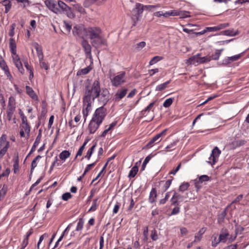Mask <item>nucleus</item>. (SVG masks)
<instances>
[{
    "instance_id": "1",
    "label": "nucleus",
    "mask_w": 249,
    "mask_h": 249,
    "mask_svg": "<svg viewBox=\"0 0 249 249\" xmlns=\"http://www.w3.org/2000/svg\"><path fill=\"white\" fill-rule=\"evenodd\" d=\"M86 91H89L91 95H93V91L97 90L98 95L95 97L98 98V101L102 104L103 107L107 104L110 98V94L107 89H103L102 91L100 88V84L98 80H95L91 86H87L85 88Z\"/></svg>"
},
{
    "instance_id": "2",
    "label": "nucleus",
    "mask_w": 249,
    "mask_h": 249,
    "mask_svg": "<svg viewBox=\"0 0 249 249\" xmlns=\"http://www.w3.org/2000/svg\"><path fill=\"white\" fill-rule=\"evenodd\" d=\"M107 115V109L103 107L97 108L88 126L90 134L94 133Z\"/></svg>"
},
{
    "instance_id": "3",
    "label": "nucleus",
    "mask_w": 249,
    "mask_h": 249,
    "mask_svg": "<svg viewBox=\"0 0 249 249\" xmlns=\"http://www.w3.org/2000/svg\"><path fill=\"white\" fill-rule=\"evenodd\" d=\"M89 91L84 92V95L83 97V114L84 118V121L86 120V118L88 116L89 111L91 108V104L95 100V97L98 95L97 90L93 91V95L89 93Z\"/></svg>"
},
{
    "instance_id": "4",
    "label": "nucleus",
    "mask_w": 249,
    "mask_h": 249,
    "mask_svg": "<svg viewBox=\"0 0 249 249\" xmlns=\"http://www.w3.org/2000/svg\"><path fill=\"white\" fill-rule=\"evenodd\" d=\"M87 28L81 24L75 25L72 30V33L74 36H77L82 39L86 36Z\"/></svg>"
},
{
    "instance_id": "5",
    "label": "nucleus",
    "mask_w": 249,
    "mask_h": 249,
    "mask_svg": "<svg viewBox=\"0 0 249 249\" xmlns=\"http://www.w3.org/2000/svg\"><path fill=\"white\" fill-rule=\"evenodd\" d=\"M112 85L114 87H118L125 82V72L122 71L119 74L110 78Z\"/></svg>"
},
{
    "instance_id": "6",
    "label": "nucleus",
    "mask_w": 249,
    "mask_h": 249,
    "mask_svg": "<svg viewBox=\"0 0 249 249\" xmlns=\"http://www.w3.org/2000/svg\"><path fill=\"white\" fill-rule=\"evenodd\" d=\"M90 43L91 45L95 48H99L102 45L107 46V41L102 36V34L99 35L97 37L92 39Z\"/></svg>"
},
{
    "instance_id": "7",
    "label": "nucleus",
    "mask_w": 249,
    "mask_h": 249,
    "mask_svg": "<svg viewBox=\"0 0 249 249\" xmlns=\"http://www.w3.org/2000/svg\"><path fill=\"white\" fill-rule=\"evenodd\" d=\"M100 34H102V31L100 28L95 27L87 28L86 36H88L90 40L97 37Z\"/></svg>"
},
{
    "instance_id": "8",
    "label": "nucleus",
    "mask_w": 249,
    "mask_h": 249,
    "mask_svg": "<svg viewBox=\"0 0 249 249\" xmlns=\"http://www.w3.org/2000/svg\"><path fill=\"white\" fill-rule=\"evenodd\" d=\"M143 10V5L140 3H136L135 7L132 11V16L138 20Z\"/></svg>"
},
{
    "instance_id": "9",
    "label": "nucleus",
    "mask_w": 249,
    "mask_h": 249,
    "mask_svg": "<svg viewBox=\"0 0 249 249\" xmlns=\"http://www.w3.org/2000/svg\"><path fill=\"white\" fill-rule=\"evenodd\" d=\"M58 7L61 10V12H65L69 18L73 17V13L71 12V8L61 0L58 1Z\"/></svg>"
},
{
    "instance_id": "10",
    "label": "nucleus",
    "mask_w": 249,
    "mask_h": 249,
    "mask_svg": "<svg viewBox=\"0 0 249 249\" xmlns=\"http://www.w3.org/2000/svg\"><path fill=\"white\" fill-rule=\"evenodd\" d=\"M81 45L84 49L85 54L88 56H91V46L89 44V41L83 38L81 41Z\"/></svg>"
},
{
    "instance_id": "11",
    "label": "nucleus",
    "mask_w": 249,
    "mask_h": 249,
    "mask_svg": "<svg viewBox=\"0 0 249 249\" xmlns=\"http://www.w3.org/2000/svg\"><path fill=\"white\" fill-rule=\"evenodd\" d=\"M127 91L128 89L126 88H122L120 89H118L114 95L113 100H114L115 102L119 101L126 95Z\"/></svg>"
},
{
    "instance_id": "12",
    "label": "nucleus",
    "mask_w": 249,
    "mask_h": 249,
    "mask_svg": "<svg viewBox=\"0 0 249 249\" xmlns=\"http://www.w3.org/2000/svg\"><path fill=\"white\" fill-rule=\"evenodd\" d=\"M220 153L221 151L218 149V148L217 147H215L212 150V152L211 153L212 156L213 157V161H208V162L211 165L214 164L217 161V160Z\"/></svg>"
},
{
    "instance_id": "13",
    "label": "nucleus",
    "mask_w": 249,
    "mask_h": 249,
    "mask_svg": "<svg viewBox=\"0 0 249 249\" xmlns=\"http://www.w3.org/2000/svg\"><path fill=\"white\" fill-rule=\"evenodd\" d=\"M12 57L14 63L16 67L18 69L19 71L21 73L23 74L24 73V70L19 56L18 55H16L15 56H12Z\"/></svg>"
},
{
    "instance_id": "14",
    "label": "nucleus",
    "mask_w": 249,
    "mask_h": 249,
    "mask_svg": "<svg viewBox=\"0 0 249 249\" xmlns=\"http://www.w3.org/2000/svg\"><path fill=\"white\" fill-rule=\"evenodd\" d=\"M47 7L53 12L56 14L61 12V10L58 8V4L55 3L54 1L49 0L46 1Z\"/></svg>"
},
{
    "instance_id": "15",
    "label": "nucleus",
    "mask_w": 249,
    "mask_h": 249,
    "mask_svg": "<svg viewBox=\"0 0 249 249\" xmlns=\"http://www.w3.org/2000/svg\"><path fill=\"white\" fill-rule=\"evenodd\" d=\"M182 197V196L179 194L174 192V194L170 199L171 204L173 206H178L179 205L178 200Z\"/></svg>"
},
{
    "instance_id": "16",
    "label": "nucleus",
    "mask_w": 249,
    "mask_h": 249,
    "mask_svg": "<svg viewBox=\"0 0 249 249\" xmlns=\"http://www.w3.org/2000/svg\"><path fill=\"white\" fill-rule=\"evenodd\" d=\"M229 235H230L229 232H228L227 230L223 229L221 230V233L220 234L219 236L218 241L222 243H225L227 240L228 239Z\"/></svg>"
},
{
    "instance_id": "17",
    "label": "nucleus",
    "mask_w": 249,
    "mask_h": 249,
    "mask_svg": "<svg viewBox=\"0 0 249 249\" xmlns=\"http://www.w3.org/2000/svg\"><path fill=\"white\" fill-rule=\"evenodd\" d=\"M246 141L244 140H235L230 143L231 147L232 149L244 145L246 143Z\"/></svg>"
},
{
    "instance_id": "18",
    "label": "nucleus",
    "mask_w": 249,
    "mask_h": 249,
    "mask_svg": "<svg viewBox=\"0 0 249 249\" xmlns=\"http://www.w3.org/2000/svg\"><path fill=\"white\" fill-rule=\"evenodd\" d=\"M161 140V138H160V135H156L153 137L150 141L146 144V147L150 148L153 146L154 143H158L160 142Z\"/></svg>"
},
{
    "instance_id": "19",
    "label": "nucleus",
    "mask_w": 249,
    "mask_h": 249,
    "mask_svg": "<svg viewBox=\"0 0 249 249\" xmlns=\"http://www.w3.org/2000/svg\"><path fill=\"white\" fill-rule=\"evenodd\" d=\"M199 56H200V53H198L195 55L191 56L187 61V63L190 64L197 65L199 64Z\"/></svg>"
},
{
    "instance_id": "20",
    "label": "nucleus",
    "mask_w": 249,
    "mask_h": 249,
    "mask_svg": "<svg viewBox=\"0 0 249 249\" xmlns=\"http://www.w3.org/2000/svg\"><path fill=\"white\" fill-rule=\"evenodd\" d=\"M26 93L32 99L34 100H37L38 99L37 96L36 95V93L34 91V90L33 89L28 86H26Z\"/></svg>"
},
{
    "instance_id": "21",
    "label": "nucleus",
    "mask_w": 249,
    "mask_h": 249,
    "mask_svg": "<svg viewBox=\"0 0 249 249\" xmlns=\"http://www.w3.org/2000/svg\"><path fill=\"white\" fill-rule=\"evenodd\" d=\"M9 47L10 48L11 53L13 55V56H15L16 55H18L17 54V47L15 43V40L11 38L10 39V43H9Z\"/></svg>"
},
{
    "instance_id": "22",
    "label": "nucleus",
    "mask_w": 249,
    "mask_h": 249,
    "mask_svg": "<svg viewBox=\"0 0 249 249\" xmlns=\"http://www.w3.org/2000/svg\"><path fill=\"white\" fill-rule=\"evenodd\" d=\"M241 57V54L235 55L231 57H228L223 60V63L227 65L230 64L231 62H233L239 59Z\"/></svg>"
},
{
    "instance_id": "23",
    "label": "nucleus",
    "mask_w": 249,
    "mask_h": 249,
    "mask_svg": "<svg viewBox=\"0 0 249 249\" xmlns=\"http://www.w3.org/2000/svg\"><path fill=\"white\" fill-rule=\"evenodd\" d=\"M157 191L154 188H152L149 195V201L151 203L154 202L156 200L157 198Z\"/></svg>"
},
{
    "instance_id": "24",
    "label": "nucleus",
    "mask_w": 249,
    "mask_h": 249,
    "mask_svg": "<svg viewBox=\"0 0 249 249\" xmlns=\"http://www.w3.org/2000/svg\"><path fill=\"white\" fill-rule=\"evenodd\" d=\"M227 208H225L224 210L218 215L217 222L219 224H221L224 222L227 215Z\"/></svg>"
},
{
    "instance_id": "25",
    "label": "nucleus",
    "mask_w": 249,
    "mask_h": 249,
    "mask_svg": "<svg viewBox=\"0 0 249 249\" xmlns=\"http://www.w3.org/2000/svg\"><path fill=\"white\" fill-rule=\"evenodd\" d=\"M71 156V153L68 150H63L59 155V157L63 161L69 158Z\"/></svg>"
},
{
    "instance_id": "26",
    "label": "nucleus",
    "mask_w": 249,
    "mask_h": 249,
    "mask_svg": "<svg viewBox=\"0 0 249 249\" xmlns=\"http://www.w3.org/2000/svg\"><path fill=\"white\" fill-rule=\"evenodd\" d=\"M71 226H72V224H70L67 226V227L66 228V229L63 232V233H62V235H61V236L59 237V238L58 239L57 241L56 242V243L55 244V246L54 247V248H55L57 247L59 242H60L62 240V239H63L64 236L66 235L67 231L70 230V228L71 227Z\"/></svg>"
},
{
    "instance_id": "27",
    "label": "nucleus",
    "mask_w": 249,
    "mask_h": 249,
    "mask_svg": "<svg viewBox=\"0 0 249 249\" xmlns=\"http://www.w3.org/2000/svg\"><path fill=\"white\" fill-rule=\"evenodd\" d=\"M221 35H224L228 36H235L238 35L239 32L238 31L234 32L233 29L231 30H227L224 31H222L220 33Z\"/></svg>"
},
{
    "instance_id": "28",
    "label": "nucleus",
    "mask_w": 249,
    "mask_h": 249,
    "mask_svg": "<svg viewBox=\"0 0 249 249\" xmlns=\"http://www.w3.org/2000/svg\"><path fill=\"white\" fill-rule=\"evenodd\" d=\"M35 49L36 51L37 54L39 58V60L43 59L44 56L41 46L39 45L37 43H36L35 46Z\"/></svg>"
},
{
    "instance_id": "29",
    "label": "nucleus",
    "mask_w": 249,
    "mask_h": 249,
    "mask_svg": "<svg viewBox=\"0 0 249 249\" xmlns=\"http://www.w3.org/2000/svg\"><path fill=\"white\" fill-rule=\"evenodd\" d=\"M160 6V4H157L156 5H143V9L150 12H153L156 10L157 8H159Z\"/></svg>"
},
{
    "instance_id": "30",
    "label": "nucleus",
    "mask_w": 249,
    "mask_h": 249,
    "mask_svg": "<svg viewBox=\"0 0 249 249\" xmlns=\"http://www.w3.org/2000/svg\"><path fill=\"white\" fill-rule=\"evenodd\" d=\"M1 3L5 7L6 13H8L11 8V2L9 0H4Z\"/></svg>"
},
{
    "instance_id": "31",
    "label": "nucleus",
    "mask_w": 249,
    "mask_h": 249,
    "mask_svg": "<svg viewBox=\"0 0 249 249\" xmlns=\"http://www.w3.org/2000/svg\"><path fill=\"white\" fill-rule=\"evenodd\" d=\"M91 70L90 66H88L84 69L79 70L77 73V75H85L88 74Z\"/></svg>"
},
{
    "instance_id": "32",
    "label": "nucleus",
    "mask_w": 249,
    "mask_h": 249,
    "mask_svg": "<svg viewBox=\"0 0 249 249\" xmlns=\"http://www.w3.org/2000/svg\"><path fill=\"white\" fill-rule=\"evenodd\" d=\"M89 141V139H86L82 145L79 148L75 157V159H76L78 156H81L82 155L83 151L84 150L85 146L86 145Z\"/></svg>"
},
{
    "instance_id": "33",
    "label": "nucleus",
    "mask_w": 249,
    "mask_h": 249,
    "mask_svg": "<svg viewBox=\"0 0 249 249\" xmlns=\"http://www.w3.org/2000/svg\"><path fill=\"white\" fill-rule=\"evenodd\" d=\"M205 230L204 228L200 229L198 233L195 236V239L194 241V242L199 241L202 238V234L205 232Z\"/></svg>"
},
{
    "instance_id": "34",
    "label": "nucleus",
    "mask_w": 249,
    "mask_h": 249,
    "mask_svg": "<svg viewBox=\"0 0 249 249\" xmlns=\"http://www.w3.org/2000/svg\"><path fill=\"white\" fill-rule=\"evenodd\" d=\"M138 172V165H134L130 170L128 177L130 178H134L137 172Z\"/></svg>"
},
{
    "instance_id": "35",
    "label": "nucleus",
    "mask_w": 249,
    "mask_h": 249,
    "mask_svg": "<svg viewBox=\"0 0 249 249\" xmlns=\"http://www.w3.org/2000/svg\"><path fill=\"white\" fill-rule=\"evenodd\" d=\"M223 49L221 50H217L211 56H210L211 58V60H217L220 57L221 52L223 51Z\"/></svg>"
},
{
    "instance_id": "36",
    "label": "nucleus",
    "mask_w": 249,
    "mask_h": 249,
    "mask_svg": "<svg viewBox=\"0 0 249 249\" xmlns=\"http://www.w3.org/2000/svg\"><path fill=\"white\" fill-rule=\"evenodd\" d=\"M170 81L169 80L164 83L161 84L158 86H157L156 88V90L157 91H162V90L164 89L165 88H166L167 85L170 83Z\"/></svg>"
},
{
    "instance_id": "37",
    "label": "nucleus",
    "mask_w": 249,
    "mask_h": 249,
    "mask_svg": "<svg viewBox=\"0 0 249 249\" xmlns=\"http://www.w3.org/2000/svg\"><path fill=\"white\" fill-rule=\"evenodd\" d=\"M7 136L5 134H2L0 138V148L2 146H5L6 145L7 142H9L8 141H7Z\"/></svg>"
},
{
    "instance_id": "38",
    "label": "nucleus",
    "mask_w": 249,
    "mask_h": 249,
    "mask_svg": "<svg viewBox=\"0 0 249 249\" xmlns=\"http://www.w3.org/2000/svg\"><path fill=\"white\" fill-rule=\"evenodd\" d=\"M41 158V156L40 155L37 156L32 161L31 163V173L33 172L35 168L37 166L36 161L38 159Z\"/></svg>"
},
{
    "instance_id": "39",
    "label": "nucleus",
    "mask_w": 249,
    "mask_h": 249,
    "mask_svg": "<svg viewBox=\"0 0 249 249\" xmlns=\"http://www.w3.org/2000/svg\"><path fill=\"white\" fill-rule=\"evenodd\" d=\"M189 186L190 184L188 182H184L179 186L178 190L183 192L188 189Z\"/></svg>"
},
{
    "instance_id": "40",
    "label": "nucleus",
    "mask_w": 249,
    "mask_h": 249,
    "mask_svg": "<svg viewBox=\"0 0 249 249\" xmlns=\"http://www.w3.org/2000/svg\"><path fill=\"white\" fill-rule=\"evenodd\" d=\"M84 221L83 218H79L76 228V231H80L82 230L84 226Z\"/></svg>"
},
{
    "instance_id": "41",
    "label": "nucleus",
    "mask_w": 249,
    "mask_h": 249,
    "mask_svg": "<svg viewBox=\"0 0 249 249\" xmlns=\"http://www.w3.org/2000/svg\"><path fill=\"white\" fill-rule=\"evenodd\" d=\"M151 157H152L151 155H149L145 158V159H144V160L142 163V165L141 169V171H143L145 169L147 163L150 160V159H151Z\"/></svg>"
},
{
    "instance_id": "42",
    "label": "nucleus",
    "mask_w": 249,
    "mask_h": 249,
    "mask_svg": "<svg viewBox=\"0 0 249 249\" xmlns=\"http://www.w3.org/2000/svg\"><path fill=\"white\" fill-rule=\"evenodd\" d=\"M42 136V131L41 129L39 130L38 134L36 139L35 142L34 143V145H35L36 146H37L39 142H40Z\"/></svg>"
},
{
    "instance_id": "43",
    "label": "nucleus",
    "mask_w": 249,
    "mask_h": 249,
    "mask_svg": "<svg viewBox=\"0 0 249 249\" xmlns=\"http://www.w3.org/2000/svg\"><path fill=\"white\" fill-rule=\"evenodd\" d=\"M178 142V141H176L171 143L170 144L168 145L166 147L167 151H169L175 149V146L176 145Z\"/></svg>"
},
{
    "instance_id": "44",
    "label": "nucleus",
    "mask_w": 249,
    "mask_h": 249,
    "mask_svg": "<svg viewBox=\"0 0 249 249\" xmlns=\"http://www.w3.org/2000/svg\"><path fill=\"white\" fill-rule=\"evenodd\" d=\"M199 64H200L209 62L211 60V58L208 56L204 57H200V56H199Z\"/></svg>"
},
{
    "instance_id": "45",
    "label": "nucleus",
    "mask_w": 249,
    "mask_h": 249,
    "mask_svg": "<svg viewBox=\"0 0 249 249\" xmlns=\"http://www.w3.org/2000/svg\"><path fill=\"white\" fill-rule=\"evenodd\" d=\"M173 98H170L167 99L163 103V106L165 107H169L173 102Z\"/></svg>"
},
{
    "instance_id": "46",
    "label": "nucleus",
    "mask_w": 249,
    "mask_h": 249,
    "mask_svg": "<svg viewBox=\"0 0 249 249\" xmlns=\"http://www.w3.org/2000/svg\"><path fill=\"white\" fill-rule=\"evenodd\" d=\"M162 59V57L159 56H156L153 57L151 60L149 62V64L150 65H152L154 64H155L156 62H158L159 61L161 60Z\"/></svg>"
},
{
    "instance_id": "47",
    "label": "nucleus",
    "mask_w": 249,
    "mask_h": 249,
    "mask_svg": "<svg viewBox=\"0 0 249 249\" xmlns=\"http://www.w3.org/2000/svg\"><path fill=\"white\" fill-rule=\"evenodd\" d=\"M7 191V186L5 185H4L1 188V189L0 190V199L1 198H3L5 196L6 192Z\"/></svg>"
},
{
    "instance_id": "48",
    "label": "nucleus",
    "mask_w": 249,
    "mask_h": 249,
    "mask_svg": "<svg viewBox=\"0 0 249 249\" xmlns=\"http://www.w3.org/2000/svg\"><path fill=\"white\" fill-rule=\"evenodd\" d=\"M145 45L146 43L144 41H142L137 44L135 49L136 51H139L144 47H145Z\"/></svg>"
},
{
    "instance_id": "49",
    "label": "nucleus",
    "mask_w": 249,
    "mask_h": 249,
    "mask_svg": "<svg viewBox=\"0 0 249 249\" xmlns=\"http://www.w3.org/2000/svg\"><path fill=\"white\" fill-rule=\"evenodd\" d=\"M156 101L151 103L144 109L142 110V113L143 115L144 114L145 112H149L150 110L153 107Z\"/></svg>"
},
{
    "instance_id": "50",
    "label": "nucleus",
    "mask_w": 249,
    "mask_h": 249,
    "mask_svg": "<svg viewBox=\"0 0 249 249\" xmlns=\"http://www.w3.org/2000/svg\"><path fill=\"white\" fill-rule=\"evenodd\" d=\"M40 66L41 68L44 69L45 70H47L49 69L48 64L45 62L43 59H39Z\"/></svg>"
},
{
    "instance_id": "51",
    "label": "nucleus",
    "mask_w": 249,
    "mask_h": 249,
    "mask_svg": "<svg viewBox=\"0 0 249 249\" xmlns=\"http://www.w3.org/2000/svg\"><path fill=\"white\" fill-rule=\"evenodd\" d=\"M0 66L2 68V69L5 71L6 72H7L8 73H9L8 68L6 65V63L3 59H2L0 61Z\"/></svg>"
},
{
    "instance_id": "52",
    "label": "nucleus",
    "mask_w": 249,
    "mask_h": 249,
    "mask_svg": "<svg viewBox=\"0 0 249 249\" xmlns=\"http://www.w3.org/2000/svg\"><path fill=\"white\" fill-rule=\"evenodd\" d=\"M210 177L207 175H202L199 177L198 179L197 180L198 182L202 183L204 181H207L209 180Z\"/></svg>"
},
{
    "instance_id": "53",
    "label": "nucleus",
    "mask_w": 249,
    "mask_h": 249,
    "mask_svg": "<svg viewBox=\"0 0 249 249\" xmlns=\"http://www.w3.org/2000/svg\"><path fill=\"white\" fill-rule=\"evenodd\" d=\"M24 124V125L22 126L23 128L24 129L25 132L28 134L29 136L30 132V127L27 121H26V123H24V124Z\"/></svg>"
},
{
    "instance_id": "54",
    "label": "nucleus",
    "mask_w": 249,
    "mask_h": 249,
    "mask_svg": "<svg viewBox=\"0 0 249 249\" xmlns=\"http://www.w3.org/2000/svg\"><path fill=\"white\" fill-rule=\"evenodd\" d=\"M97 200L98 198L93 200L92 205L89 209V211H94L96 210L97 207L98 205V204L97 203Z\"/></svg>"
},
{
    "instance_id": "55",
    "label": "nucleus",
    "mask_w": 249,
    "mask_h": 249,
    "mask_svg": "<svg viewBox=\"0 0 249 249\" xmlns=\"http://www.w3.org/2000/svg\"><path fill=\"white\" fill-rule=\"evenodd\" d=\"M96 162L97 161L87 166L83 173L84 175H85L95 165Z\"/></svg>"
},
{
    "instance_id": "56",
    "label": "nucleus",
    "mask_w": 249,
    "mask_h": 249,
    "mask_svg": "<svg viewBox=\"0 0 249 249\" xmlns=\"http://www.w3.org/2000/svg\"><path fill=\"white\" fill-rule=\"evenodd\" d=\"M15 111H6L7 118L9 121H11L12 118L15 116L14 113Z\"/></svg>"
},
{
    "instance_id": "57",
    "label": "nucleus",
    "mask_w": 249,
    "mask_h": 249,
    "mask_svg": "<svg viewBox=\"0 0 249 249\" xmlns=\"http://www.w3.org/2000/svg\"><path fill=\"white\" fill-rule=\"evenodd\" d=\"M151 238L153 241H156L158 239V236L156 230L151 231Z\"/></svg>"
},
{
    "instance_id": "58",
    "label": "nucleus",
    "mask_w": 249,
    "mask_h": 249,
    "mask_svg": "<svg viewBox=\"0 0 249 249\" xmlns=\"http://www.w3.org/2000/svg\"><path fill=\"white\" fill-rule=\"evenodd\" d=\"M72 197V195L70 193H65L63 194L62 196V198L63 200L65 201L68 200L69 199L71 198Z\"/></svg>"
},
{
    "instance_id": "59",
    "label": "nucleus",
    "mask_w": 249,
    "mask_h": 249,
    "mask_svg": "<svg viewBox=\"0 0 249 249\" xmlns=\"http://www.w3.org/2000/svg\"><path fill=\"white\" fill-rule=\"evenodd\" d=\"M16 103L15 98L13 96H10L9 98L8 105H9L10 106H16Z\"/></svg>"
},
{
    "instance_id": "60",
    "label": "nucleus",
    "mask_w": 249,
    "mask_h": 249,
    "mask_svg": "<svg viewBox=\"0 0 249 249\" xmlns=\"http://www.w3.org/2000/svg\"><path fill=\"white\" fill-rule=\"evenodd\" d=\"M189 12L188 11L179 10V15H178V16H180V17L181 18H187V17H189V16L188 15V14H189Z\"/></svg>"
},
{
    "instance_id": "61",
    "label": "nucleus",
    "mask_w": 249,
    "mask_h": 249,
    "mask_svg": "<svg viewBox=\"0 0 249 249\" xmlns=\"http://www.w3.org/2000/svg\"><path fill=\"white\" fill-rule=\"evenodd\" d=\"M19 114L21 118L22 123H26L27 121V119L20 109H19Z\"/></svg>"
},
{
    "instance_id": "62",
    "label": "nucleus",
    "mask_w": 249,
    "mask_h": 249,
    "mask_svg": "<svg viewBox=\"0 0 249 249\" xmlns=\"http://www.w3.org/2000/svg\"><path fill=\"white\" fill-rule=\"evenodd\" d=\"M171 182H172L171 179H168L165 182V183L164 184L163 187L164 192L166 191L169 188V187H170V186L171 184Z\"/></svg>"
},
{
    "instance_id": "63",
    "label": "nucleus",
    "mask_w": 249,
    "mask_h": 249,
    "mask_svg": "<svg viewBox=\"0 0 249 249\" xmlns=\"http://www.w3.org/2000/svg\"><path fill=\"white\" fill-rule=\"evenodd\" d=\"M212 238H213V239L212 242V246L213 247H215L220 242L218 241L219 238L217 239L216 236H213Z\"/></svg>"
},
{
    "instance_id": "64",
    "label": "nucleus",
    "mask_w": 249,
    "mask_h": 249,
    "mask_svg": "<svg viewBox=\"0 0 249 249\" xmlns=\"http://www.w3.org/2000/svg\"><path fill=\"white\" fill-rule=\"evenodd\" d=\"M15 26H16V25L15 23L13 24L10 26V30L9 33V35L11 37H13L15 35L14 30H15Z\"/></svg>"
}]
</instances>
